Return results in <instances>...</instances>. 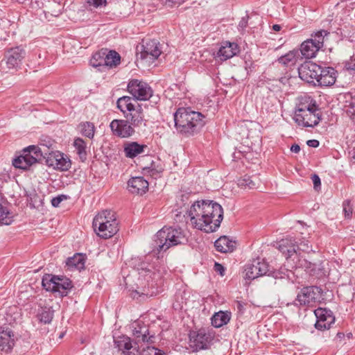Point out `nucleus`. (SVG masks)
Instances as JSON below:
<instances>
[{"label": "nucleus", "mask_w": 355, "mask_h": 355, "mask_svg": "<svg viewBox=\"0 0 355 355\" xmlns=\"http://www.w3.org/2000/svg\"><path fill=\"white\" fill-rule=\"evenodd\" d=\"M193 228L206 233L214 232L223 219V209L213 200L196 201L187 211Z\"/></svg>", "instance_id": "f257e3e1"}, {"label": "nucleus", "mask_w": 355, "mask_h": 355, "mask_svg": "<svg viewBox=\"0 0 355 355\" xmlns=\"http://www.w3.org/2000/svg\"><path fill=\"white\" fill-rule=\"evenodd\" d=\"M43 157L42 152L37 146H29L22 150V153L15 158L12 165L17 168L27 170L33 164L37 163ZM45 162L49 166L60 171H67L71 163L69 158L59 151H52L45 157Z\"/></svg>", "instance_id": "f03ea898"}, {"label": "nucleus", "mask_w": 355, "mask_h": 355, "mask_svg": "<svg viewBox=\"0 0 355 355\" xmlns=\"http://www.w3.org/2000/svg\"><path fill=\"white\" fill-rule=\"evenodd\" d=\"M289 241L294 245L291 239H282L279 243V250L284 254L288 262L293 261V266H292V268H303L310 276L315 279H321L326 275L325 269L322 261L312 263L301 257L300 254H297L293 245L291 246L290 249L287 248Z\"/></svg>", "instance_id": "7ed1b4c3"}, {"label": "nucleus", "mask_w": 355, "mask_h": 355, "mask_svg": "<svg viewBox=\"0 0 355 355\" xmlns=\"http://www.w3.org/2000/svg\"><path fill=\"white\" fill-rule=\"evenodd\" d=\"M175 126L177 131L186 136H192L204 126V116L195 112L180 107L174 113Z\"/></svg>", "instance_id": "20e7f679"}, {"label": "nucleus", "mask_w": 355, "mask_h": 355, "mask_svg": "<svg viewBox=\"0 0 355 355\" xmlns=\"http://www.w3.org/2000/svg\"><path fill=\"white\" fill-rule=\"evenodd\" d=\"M293 120L300 126L313 128L321 120V112L315 101L300 102L295 107Z\"/></svg>", "instance_id": "39448f33"}, {"label": "nucleus", "mask_w": 355, "mask_h": 355, "mask_svg": "<svg viewBox=\"0 0 355 355\" xmlns=\"http://www.w3.org/2000/svg\"><path fill=\"white\" fill-rule=\"evenodd\" d=\"M93 228L96 234L104 239L115 235L119 231V223L114 213L110 210H103L94 218Z\"/></svg>", "instance_id": "423d86ee"}, {"label": "nucleus", "mask_w": 355, "mask_h": 355, "mask_svg": "<svg viewBox=\"0 0 355 355\" xmlns=\"http://www.w3.org/2000/svg\"><path fill=\"white\" fill-rule=\"evenodd\" d=\"M155 243L158 252L166 251L169 248L186 244L188 241L184 230L171 227H163L156 234Z\"/></svg>", "instance_id": "0eeeda50"}, {"label": "nucleus", "mask_w": 355, "mask_h": 355, "mask_svg": "<svg viewBox=\"0 0 355 355\" xmlns=\"http://www.w3.org/2000/svg\"><path fill=\"white\" fill-rule=\"evenodd\" d=\"M322 293L323 290L316 286L303 287L297 293L294 304L299 306H313L320 302Z\"/></svg>", "instance_id": "6e6552de"}, {"label": "nucleus", "mask_w": 355, "mask_h": 355, "mask_svg": "<svg viewBox=\"0 0 355 355\" xmlns=\"http://www.w3.org/2000/svg\"><path fill=\"white\" fill-rule=\"evenodd\" d=\"M128 91L137 101H147L153 96V89L148 83L132 79L128 84Z\"/></svg>", "instance_id": "1a4fd4ad"}, {"label": "nucleus", "mask_w": 355, "mask_h": 355, "mask_svg": "<svg viewBox=\"0 0 355 355\" xmlns=\"http://www.w3.org/2000/svg\"><path fill=\"white\" fill-rule=\"evenodd\" d=\"M162 53V47L159 41L155 39L142 40V50L139 53L140 58L146 62H153Z\"/></svg>", "instance_id": "9d476101"}, {"label": "nucleus", "mask_w": 355, "mask_h": 355, "mask_svg": "<svg viewBox=\"0 0 355 355\" xmlns=\"http://www.w3.org/2000/svg\"><path fill=\"white\" fill-rule=\"evenodd\" d=\"M270 275L269 266L263 259H257L248 263L244 270V277L253 280L263 275Z\"/></svg>", "instance_id": "9b49d317"}, {"label": "nucleus", "mask_w": 355, "mask_h": 355, "mask_svg": "<svg viewBox=\"0 0 355 355\" xmlns=\"http://www.w3.org/2000/svg\"><path fill=\"white\" fill-rule=\"evenodd\" d=\"M26 52L21 46H15L8 49L4 55L3 60L9 69H18L20 68Z\"/></svg>", "instance_id": "f8f14e48"}, {"label": "nucleus", "mask_w": 355, "mask_h": 355, "mask_svg": "<svg viewBox=\"0 0 355 355\" xmlns=\"http://www.w3.org/2000/svg\"><path fill=\"white\" fill-rule=\"evenodd\" d=\"M211 341V336L205 329L191 331L189 333V346L193 351L207 349Z\"/></svg>", "instance_id": "ddd939ff"}, {"label": "nucleus", "mask_w": 355, "mask_h": 355, "mask_svg": "<svg viewBox=\"0 0 355 355\" xmlns=\"http://www.w3.org/2000/svg\"><path fill=\"white\" fill-rule=\"evenodd\" d=\"M314 313L317 318L315 327L318 330L329 329L335 322V316L330 309L320 307L314 311Z\"/></svg>", "instance_id": "4468645a"}, {"label": "nucleus", "mask_w": 355, "mask_h": 355, "mask_svg": "<svg viewBox=\"0 0 355 355\" xmlns=\"http://www.w3.org/2000/svg\"><path fill=\"white\" fill-rule=\"evenodd\" d=\"M319 72H322V67L310 61L304 62L298 68L300 78L307 83L317 81Z\"/></svg>", "instance_id": "2eb2a0df"}, {"label": "nucleus", "mask_w": 355, "mask_h": 355, "mask_svg": "<svg viewBox=\"0 0 355 355\" xmlns=\"http://www.w3.org/2000/svg\"><path fill=\"white\" fill-rule=\"evenodd\" d=\"M110 126L113 134L121 138L130 137L135 132V128L127 119H114L110 123Z\"/></svg>", "instance_id": "dca6fc26"}, {"label": "nucleus", "mask_w": 355, "mask_h": 355, "mask_svg": "<svg viewBox=\"0 0 355 355\" xmlns=\"http://www.w3.org/2000/svg\"><path fill=\"white\" fill-rule=\"evenodd\" d=\"M131 328L132 329L135 345L141 343H153L154 336H149L148 327L146 325L141 324L140 322H135L132 324Z\"/></svg>", "instance_id": "f3484780"}, {"label": "nucleus", "mask_w": 355, "mask_h": 355, "mask_svg": "<svg viewBox=\"0 0 355 355\" xmlns=\"http://www.w3.org/2000/svg\"><path fill=\"white\" fill-rule=\"evenodd\" d=\"M116 347L125 355H139V346H133L130 338L125 336H119L114 340Z\"/></svg>", "instance_id": "a211bd4d"}, {"label": "nucleus", "mask_w": 355, "mask_h": 355, "mask_svg": "<svg viewBox=\"0 0 355 355\" xmlns=\"http://www.w3.org/2000/svg\"><path fill=\"white\" fill-rule=\"evenodd\" d=\"M239 52L237 44L234 42H225L223 43L216 53V57L220 60L225 61L232 58Z\"/></svg>", "instance_id": "6ab92c4d"}, {"label": "nucleus", "mask_w": 355, "mask_h": 355, "mask_svg": "<svg viewBox=\"0 0 355 355\" xmlns=\"http://www.w3.org/2000/svg\"><path fill=\"white\" fill-rule=\"evenodd\" d=\"M336 71L332 67H322V72H319L317 83L320 86H330L335 83Z\"/></svg>", "instance_id": "aec40b11"}, {"label": "nucleus", "mask_w": 355, "mask_h": 355, "mask_svg": "<svg viewBox=\"0 0 355 355\" xmlns=\"http://www.w3.org/2000/svg\"><path fill=\"white\" fill-rule=\"evenodd\" d=\"M148 182L143 177L132 178L128 182L129 191L132 193L144 194L148 189Z\"/></svg>", "instance_id": "412c9836"}, {"label": "nucleus", "mask_w": 355, "mask_h": 355, "mask_svg": "<svg viewBox=\"0 0 355 355\" xmlns=\"http://www.w3.org/2000/svg\"><path fill=\"white\" fill-rule=\"evenodd\" d=\"M125 117L127 120L130 121V124L135 128L146 125L143 110L140 105H138L137 108L135 107L134 110L126 114Z\"/></svg>", "instance_id": "4be33fe9"}, {"label": "nucleus", "mask_w": 355, "mask_h": 355, "mask_svg": "<svg viewBox=\"0 0 355 355\" xmlns=\"http://www.w3.org/2000/svg\"><path fill=\"white\" fill-rule=\"evenodd\" d=\"M214 246L217 251L222 253L232 252L236 248V243L230 240L227 236H223L218 239Z\"/></svg>", "instance_id": "5701e85b"}, {"label": "nucleus", "mask_w": 355, "mask_h": 355, "mask_svg": "<svg viewBox=\"0 0 355 355\" xmlns=\"http://www.w3.org/2000/svg\"><path fill=\"white\" fill-rule=\"evenodd\" d=\"M14 334L10 330L3 331L0 333V349L1 351L8 353L10 352L14 345Z\"/></svg>", "instance_id": "b1692460"}, {"label": "nucleus", "mask_w": 355, "mask_h": 355, "mask_svg": "<svg viewBox=\"0 0 355 355\" xmlns=\"http://www.w3.org/2000/svg\"><path fill=\"white\" fill-rule=\"evenodd\" d=\"M146 145L139 144L136 141L128 142L124 146V153L127 157L134 158L137 155L144 153Z\"/></svg>", "instance_id": "393cba45"}, {"label": "nucleus", "mask_w": 355, "mask_h": 355, "mask_svg": "<svg viewBox=\"0 0 355 355\" xmlns=\"http://www.w3.org/2000/svg\"><path fill=\"white\" fill-rule=\"evenodd\" d=\"M319 47L311 40L304 41L300 46L302 55L306 58H311L315 56L316 53L320 50Z\"/></svg>", "instance_id": "a878e982"}, {"label": "nucleus", "mask_w": 355, "mask_h": 355, "mask_svg": "<svg viewBox=\"0 0 355 355\" xmlns=\"http://www.w3.org/2000/svg\"><path fill=\"white\" fill-rule=\"evenodd\" d=\"M238 185L242 189H254L259 187L260 180L257 177L245 175L238 180Z\"/></svg>", "instance_id": "bb28decb"}, {"label": "nucleus", "mask_w": 355, "mask_h": 355, "mask_svg": "<svg viewBox=\"0 0 355 355\" xmlns=\"http://www.w3.org/2000/svg\"><path fill=\"white\" fill-rule=\"evenodd\" d=\"M55 283V291H53V293L58 292L62 296H66L67 295V291L70 290L73 286L69 279L65 277L58 276Z\"/></svg>", "instance_id": "cd10ccee"}, {"label": "nucleus", "mask_w": 355, "mask_h": 355, "mask_svg": "<svg viewBox=\"0 0 355 355\" xmlns=\"http://www.w3.org/2000/svg\"><path fill=\"white\" fill-rule=\"evenodd\" d=\"M85 263V257L80 253L76 254L73 257L67 259L66 264L70 270H81L84 269Z\"/></svg>", "instance_id": "c85d7f7f"}, {"label": "nucleus", "mask_w": 355, "mask_h": 355, "mask_svg": "<svg viewBox=\"0 0 355 355\" xmlns=\"http://www.w3.org/2000/svg\"><path fill=\"white\" fill-rule=\"evenodd\" d=\"M105 50V55L104 56V65H105V68L110 69L119 65L121 61L120 55L115 51H108L107 49Z\"/></svg>", "instance_id": "c756f323"}, {"label": "nucleus", "mask_w": 355, "mask_h": 355, "mask_svg": "<svg viewBox=\"0 0 355 355\" xmlns=\"http://www.w3.org/2000/svg\"><path fill=\"white\" fill-rule=\"evenodd\" d=\"M230 320V314L228 312L219 311L216 313L211 318V324L216 328L227 324Z\"/></svg>", "instance_id": "7c9ffc66"}, {"label": "nucleus", "mask_w": 355, "mask_h": 355, "mask_svg": "<svg viewBox=\"0 0 355 355\" xmlns=\"http://www.w3.org/2000/svg\"><path fill=\"white\" fill-rule=\"evenodd\" d=\"M155 295V293L153 289H150L149 287L138 288L137 289L132 291L130 293L132 298H137L139 300H145Z\"/></svg>", "instance_id": "2f4dec72"}, {"label": "nucleus", "mask_w": 355, "mask_h": 355, "mask_svg": "<svg viewBox=\"0 0 355 355\" xmlns=\"http://www.w3.org/2000/svg\"><path fill=\"white\" fill-rule=\"evenodd\" d=\"M292 239V242L294 243L293 246L295 248L297 254H298L297 252V250H302L303 252H309V250H311V245H309V241L304 240V241H301L299 243L297 241H296L295 239H294L291 236H288L285 239ZM292 245H293V244L291 243V241H289L288 245H287V248L290 249L291 246H292Z\"/></svg>", "instance_id": "473e14b6"}, {"label": "nucleus", "mask_w": 355, "mask_h": 355, "mask_svg": "<svg viewBox=\"0 0 355 355\" xmlns=\"http://www.w3.org/2000/svg\"><path fill=\"white\" fill-rule=\"evenodd\" d=\"M132 98L130 96H122L117 101V107L125 114L126 111L129 112L134 110L135 106L131 103Z\"/></svg>", "instance_id": "72a5a7b5"}, {"label": "nucleus", "mask_w": 355, "mask_h": 355, "mask_svg": "<svg viewBox=\"0 0 355 355\" xmlns=\"http://www.w3.org/2000/svg\"><path fill=\"white\" fill-rule=\"evenodd\" d=\"M37 317L42 323L49 324L53 318V311L49 307L42 308Z\"/></svg>", "instance_id": "f704fd0d"}, {"label": "nucleus", "mask_w": 355, "mask_h": 355, "mask_svg": "<svg viewBox=\"0 0 355 355\" xmlns=\"http://www.w3.org/2000/svg\"><path fill=\"white\" fill-rule=\"evenodd\" d=\"M57 277L58 276L51 274L44 275L42 280L43 288L47 291L53 292V291H55V284H56L55 282L57 281Z\"/></svg>", "instance_id": "c9c22d12"}, {"label": "nucleus", "mask_w": 355, "mask_h": 355, "mask_svg": "<svg viewBox=\"0 0 355 355\" xmlns=\"http://www.w3.org/2000/svg\"><path fill=\"white\" fill-rule=\"evenodd\" d=\"M105 52V49H101L100 51L95 53L90 60V64L94 67L105 68V65H104Z\"/></svg>", "instance_id": "e433bc0d"}, {"label": "nucleus", "mask_w": 355, "mask_h": 355, "mask_svg": "<svg viewBox=\"0 0 355 355\" xmlns=\"http://www.w3.org/2000/svg\"><path fill=\"white\" fill-rule=\"evenodd\" d=\"M73 146H74L76 150L77 153L78 154L80 158L81 159H86L87 152H86V144H85V141L83 139L78 137L74 139Z\"/></svg>", "instance_id": "4c0bfd02"}, {"label": "nucleus", "mask_w": 355, "mask_h": 355, "mask_svg": "<svg viewBox=\"0 0 355 355\" xmlns=\"http://www.w3.org/2000/svg\"><path fill=\"white\" fill-rule=\"evenodd\" d=\"M13 221V215L6 207L0 204V223L10 225Z\"/></svg>", "instance_id": "58836bf2"}, {"label": "nucleus", "mask_w": 355, "mask_h": 355, "mask_svg": "<svg viewBox=\"0 0 355 355\" xmlns=\"http://www.w3.org/2000/svg\"><path fill=\"white\" fill-rule=\"evenodd\" d=\"M80 131L83 135L92 139L94 135L95 127L91 122H85L80 124Z\"/></svg>", "instance_id": "ea45409f"}, {"label": "nucleus", "mask_w": 355, "mask_h": 355, "mask_svg": "<svg viewBox=\"0 0 355 355\" xmlns=\"http://www.w3.org/2000/svg\"><path fill=\"white\" fill-rule=\"evenodd\" d=\"M329 33L324 30H320L314 34L311 35V40L321 49L323 46L324 38L328 35Z\"/></svg>", "instance_id": "a19ab883"}, {"label": "nucleus", "mask_w": 355, "mask_h": 355, "mask_svg": "<svg viewBox=\"0 0 355 355\" xmlns=\"http://www.w3.org/2000/svg\"><path fill=\"white\" fill-rule=\"evenodd\" d=\"M295 53L294 51H290L284 55L281 56L278 61L279 63L284 65H288L290 63H293L295 61Z\"/></svg>", "instance_id": "79ce46f5"}, {"label": "nucleus", "mask_w": 355, "mask_h": 355, "mask_svg": "<svg viewBox=\"0 0 355 355\" xmlns=\"http://www.w3.org/2000/svg\"><path fill=\"white\" fill-rule=\"evenodd\" d=\"M139 355H165L160 349L154 347H147L139 352Z\"/></svg>", "instance_id": "37998d69"}, {"label": "nucleus", "mask_w": 355, "mask_h": 355, "mask_svg": "<svg viewBox=\"0 0 355 355\" xmlns=\"http://www.w3.org/2000/svg\"><path fill=\"white\" fill-rule=\"evenodd\" d=\"M343 211L346 218H351L353 213V208L349 200H345L343 203Z\"/></svg>", "instance_id": "c03bdc74"}, {"label": "nucleus", "mask_w": 355, "mask_h": 355, "mask_svg": "<svg viewBox=\"0 0 355 355\" xmlns=\"http://www.w3.org/2000/svg\"><path fill=\"white\" fill-rule=\"evenodd\" d=\"M162 3L168 7L178 6L184 2V0H161Z\"/></svg>", "instance_id": "a18cd8bd"}, {"label": "nucleus", "mask_w": 355, "mask_h": 355, "mask_svg": "<svg viewBox=\"0 0 355 355\" xmlns=\"http://www.w3.org/2000/svg\"><path fill=\"white\" fill-rule=\"evenodd\" d=\"M65 199H67V196L64 195H60L59 196L55 197L51 200V205L54 207H58L60 202Z\"/></svg>", "instance_id": "49530a36"}, {"label": "nucleus", "mask_w": 355, "mask_h": 355, "mask_svg": "<svg viewBox=\"0 0 355 355\" xmlns=\"http://www.w3.org/2000/svg\"><path fill=\"white\" fill-rule=\"evenodd\" d=\"M345 67L350 72H355V58H352L349 61L346 62Z\"/></svg>", "instance_id": "de8ad7c7"}, {"label": "nucleus", "mask_w": 355, "mask_h": 355, "mask_svg": "<svg viewBox=\"0 0 355 355\" xmlns=\"http://www.w3.org/2000/svg\"><path fill=\"white\" fill-rule=\"evenodd\" d=\"M86 1L89 6H92L94 8H98L105 3V0H86Z\"/></svg>", "instance_id": "09e8293b"}, {"label": "nucleus", "mask_w": 355, "mask_h": 355, "mask_svg": "<svg viewBox=\"0 0 355 355\" xmlns=\"http://www.w3.org/2000/svg\"><path fill=\"white\" fill-rule=\"evenodd\" d=\"M311 179L313 181L314 189H316L318 187L320 186V184H321L320 178H319V176L318 175L314 174L312 175Z\"/></svg>", "instance_id": "8fccbe9b"}, {"label": "nucleus", "mask_w": 355, "mask_h": 355, "mask_svg": "<svg viewBox=\"0 0 355 355\" xmlns=\"http://www.w3.org/2000/svg\"><path fill=\"white\" fill-rule=\"evenodd\" d=\"M214 270L219 272L221 276L224 275L225 268L222 264L216 262L214 264Z\"/></svg>", "instance_id": "3c124183"}, {"label": "nucleus", "mask_w": 355, "mask_h": 355, "mask_svg": "<svg viewBox=\"0 0 355 355\" xmlns=\"http://www.w3.org/2000/svg\"><path fill=\"white\" fill-rule=\"evenodd\" d=\"M248 16H245L241 18V21L239 23V27L241 29H244L248 26Z\"/></svg>", "instance_id": "603ef678"}, {"label": "nucleus", "mask_w": 355, "mask_h": 355, "mask_svg": "<svg viewBox=\"0 0 355 355\" xmlns=\"http://www.w3.org/2000/svg\"><path fill=\"white\" fill-rule=\"evenodd\" d=\"M162 171H163L162 168L160 167L159 168H155L152 164L151 166L149 168L148 172L150 173L151 175H157V174L162 173Z\"/></svg>", "instance_id": "864d4df0"}, {"label": "nucleus", "mask_w": 355, "mask_h": 355, "mask_svg": "<svg viewBox=\"0 0 355 355\" xmlns=\"http://www.w3.org/2000/svg\"><path fill=\"white\" fill-rule=\"evenodd\" d=\"M307 145L310 147L317 148L319 146V141L316 139H310L306 142Z\"/></svg>", "instance_id": "5fc2aeb1"}, {"label": "nucleus", "mask_w": 355, "mask_h": 355, "mask_svg": "<svg viewBox=\"0 0 355 355\" xmlns=\"http://www.w3.org/2000/svg\"><path fill=\"white\" fill-rule=\"evenodd\" d=\"M291 151L298 153L300 151V146L298 144H293L291 147Z\"/></svg>", "instance_id": "6e6d98bb"}, {"label": "nucleus", "mask_w": 355, "mask_h": 355, "mask_svg": "<svg viewBox=\"0 0 355 355\" xmlns=\"http://www.w3.org/2000/svg\"><path fill=\"white\" fill-rule=\"evenodd\" d=\"M350 107L353 110V114H355V96L352 99Z\"/></svg>", "instance_id": "4d7b16f0"}, {"label": "nucleus", "mask_w": 355, "mask_h": 355, "mask_svg": "<svg viewBox=\"0 0 355 355\" xmlns=\"http://www.w3.org/2000/svg\"><path fill=\"white\" fill-rule=\"evenodd\" d=\"M281 26L279 25V24H274L272 26V30H274L275 31H279L281 30Z\"/></svg>", "instance_id": "13d9d810"}, {"label": "nucleus", "mask_w": 355, "mask_h": 355, "mask_svg": "<svg viewBox=\"0 0 355 355\" xmlns=\"http://www.w3.org/2000/svg\"><path fill=\"white\" fill-rule=\"evenodd\" d=\"M336 336H337V337H338V338H340V339H341V338H344L345 334H344L343 333L338 332V333L337 334V335H336Z\"/></svg>", "instance_id": "bf43d9fd"}, {"label": "nucleus", "mask_w": 355, "mask_h": 355, "mask_svg": "<svg viewBox=\"0 0 355 355\" xmlns=\"http://www.w3.org/2000/svg\"><path fill=\"white\" fill-rule=\"evenodd\" d=\"M272 276H273V277H275V278H277V277H278V276H277V275L276 274V272H273Z\"/></svg>", "instance_id": "052dcab7"}]
</instances>
